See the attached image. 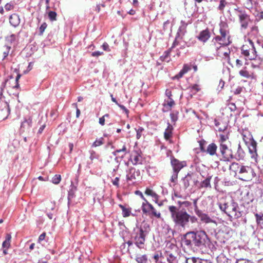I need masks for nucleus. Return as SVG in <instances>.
<instances>
[{"mask_svg": "<svg viewBox=\"0 0 263 263\" xmlns=\"http://www.w3.org/2000/svg\"><path fill=\"white\" fill-rule=\"evenodd\" d=\"M209 239L205 231H190L182 238V243L189 248L197 247L200 249L205 247L209 242Z\"/></svg>", "mask_w": 263, "mask_h": 263, "instance_id": "nucleus-1", "label": "nucleus"}, {"mask_svg": "<svg viewBox=\"0 0 263 263\" xmlns=\"http://www.w3.org/2000/svg\"><path fill=\"white\" fill-rule=\"evenodd\" d=\"M168 209L171 214V219L176 227L185 228L189 224L190 220L195 218V217L191 216L188 214L185 209L170 205Z\"/></svg>", "mask_w": 263, "mask_h": 263, "instance_id": "nucleus-2", "label": "nucleus"}, {"mask_svg": "<svg viewBox=\"0 0 263 263\" xmlns=\"http://www.w3.org/2000/svg\"><path fill=\"white\" fill-rule=\"evenodd\" d=\"M151 231L149 224L143 221L140 226H137L134 229L132 235V239L135 245L139 249H144L145 238Z\"/></svg>", "mask_w": 263, "mask_h": 263, "instance_id": "nucleus-3", "label": "nucleus"}, {"mask_svg": "<svg viewBox=\"0 0 263 263\" xmlns=\"http://www.w3.org/2000/svg\"><path fill=\"white\" fill-rule=\"evenodd\" d=\"M220 210L224 212L230 218L237 219L242 215L237 203L232 198L221 200L217 203Z\"/></svg>", "mask_w": 263, "mask_h": 263, "instance_id": "nucleus-4", "label": "nucleus"}, {"mask_svg": "<svg viewBox=\"0 0 263 263\" xmlns=\"http://www.w3.org/2000/svg\"><path fill=\"white\" fill-rule=\"evenodd\" d=\"M219 32L220 36L217 35L213 39L214 48L216 50L222 47L230 45L231 41L230 40V35L229 28L228 23L224 21H221L219 24Z\"/></svg>", "mask_w": 263, "mask_h": 263, "instance_id": "nucleus-5", "label": "nucleus"}, {"mask_svg": "<svg viewBox=\"0 0 263 263\" xmlns=\"http://www.w3.org/2000/svg\"><path fill=\"white\" fill-rule=\"evenodd\" d=\"M171 164L173 170L171 181L172 182L176 183L177 181L178 174L180 171L186 166V162L185 161H180L174 157H172Z\"/></svg>", "mask_w": 263, "mask_h": 263, "instance_id": "nucleus-6", "label": "nucleus"}, {"mask_svg": "<svg viewBox=\"0 0 263 263\" xmlns=\"http://www.w3.org/2000/svg\"><path fill=\"white\" fill-rule=\"evenodd\" d=\"M233 13L234 15L238 17L239 22L240 24L241 29H246L250 21L249 15L244 10L240 8L234 9Z\"/></svg>", "mask_w": 263, "mask_h": 263, "instance_id": "nucleus-7", "label": "nucleus"}, {"mask_svg": "<svg viewBox=\"0 0 263 263\" xmlns=\"http://www.w3.org/2000/svg\"><path fill=\"white\" fill-rule=\"evenodd\" d=\"M228 143H220L219 145V157H221L220 160L230 161L234 158L232 151L228 146Z\"/></svg>", "mask_w": 263, "mask_h": 263, "instance_id": "nucleus-8", "label": "nucleus"}, {"mask_svg": "<svg viewBox=\"0 0 263 263\" xmlns=\"http://www.w3.org/2000/svg\"><path fill=\"white\" fill-rule=\"evenodd\" d=\"M257 53L253 42L249 40L246 44L241 47V53L248 59L250 58L252 54Z\"/></svg>", "mask_w": 263, "mask_h": 263, "instance_id": "nucleus-9", "label": "nucleus"}, {"mask_svg": "<svg viewBox=\"0 0 263 263\" xmlns=\"http://www.w3.org/2000/svg\"><path fill=\"white\" fill-rule=\"evenodd\" d=\"M253 170L250 166L241 165L238 174V178L244 181L248 180L253 176Z\"/></svg>", "mask_w": 263, "mask_h": 263, "instance_id": "nucleus-10", "label": "nucleus"}, {"mask_svg": "<svg viewBox=\"0 0 263 263\" xmlns=\"http://www.w3.org/2000/svg\"><path fill=\"white\" fill-rule=\"evenodd\" d=\"M245 142L248 145L249 151L250 154H251V157L252 159H254L255 162H257V143L252 138H250L249 141L243 139Z\"/></svg>", "mask_w": 263, "mask_h": 263, "instance_id": "nucleus-11", "label": "nucleus"}, {"mask_svg": "<svg viewBox=\"0 0 263 263\" xmlns=\"http://www.w3.org/2000/svg\"><path fill=\"white\" fill-rule=\"evenodd\" d=\"M191 181H192L194 185H196L198 182L196 178V174L193 173H188L182 179V182L185 188L186 189L189 186Z\"/></svg>", "mask_w": 263, "mask_h": 263, "instance_id": "nucleus-12", "label": "nucleus"}, {"mask_svg": "<svg viewBox=\"0 0 263 263\" xmlns=\"http://www.w3.org/2000/svg\"><path fill=\"white\" fill-rule=\"evenodd\" d=\"M140 175V171L134 167H130L126 171V180L127 181H134L136 179V176Z\"/></svg>", "mask_w": 263, "mask_h": 263, "instance_id": "nucleus-13", "label": "nucleus"}, {"mask_svg": "<svg viewBox=\"0 0 263 263\" xmlns=\"http://www.w3.org/2000/svg\"><path fill=\"white\" fill-rule=\"evenodd\" d=\"M130 160L134 165L142 163V157L138 151H134L131 155Z\"/></svg>", "mask_w": 263, "mask_h": 263, "instance_id": "nucleus-14", "label": "nucleus"}, {"mask_svg": "<svg viewBox=\"0 0 263 263\" xmlns=\"http://www.w3.org/2000/svg\"><path fill=\"white\" fill-rule=\"evenodd\" d=\"M256 53L252 54L250 58L249 59L253 61L251 63V67L253 68H259L263 61L262 59L258 57Z\"/></svg>", "mask_w": 263, "mask_h": 263, "instance_id": "nucleus-15", "label": "nucleus"}, {"mask_svg": "<svg viewBox=\"0 0 263 263\" xmlns=\"http://www.w3.org/2000/svg\"><path fill=\"white\" fill-rule=\"evenodd\" d=\"M217 146L214 143H212L207 146L206 152L211 156L216 155L217 157L220 156L218 153H217Z\"/></svg>", "mask_w": 263, "mask_h": 263, "instance_id": "nucleus-16", "label": "nucleus"}, {"mask_svg": "<svg viewBox=\"0 0 263 263\" xmlns=\"http://www.w3.org/2000/svg\"><path fill=\"white\" fill-rule=\"evenodd\" d=\"M210 37V33L208 29L201 31L197 36L198 39L203 43L206 42Z\"/></svg>", "mask_w": 263, "mask_h": 263, "instance_id": "nucleus-17", "label": "nucleus"}, {"mask_svg": "<svg viewBox=\"0 0 263 263\" xmlns=\"http://www.w3.org/2000/svg\"><path fill=\"white\" fill-rule=\"evenodd\" d=\"M196 213L202 222L205 223H210L213 222V220L207 214L203 213L199 211H197Z\"/></svg>", "mask_w": 263, "mask_h": 263, "instance_id": "nucleus-18", "label": "nucleus"}, {"mask_svg": "<svg viewBox=\"0 0 263 263\" xmlns=\"http://www.w3.org/2000/svg\"><path fill=\"white\" fill-rule=\"evenodd\" d=\"M9 22L10 24L14 27L17 26L20 23V20L18 15L16 14H13L9 17Z\"/></svg>", "mask_w": 263, "mask_h": 263, "instance_id": "nucleus-19", "label": "nucleus"}, {"mask_svg": "<svg viewBox=\"0 0 263 263\" xmlns=\"http://www.w3.org/2000/svg\"><path fill=\"white\" fill-rule=\"evenodd\" d=\"M153 205L147 200L144 201L142 205V210L144 214L148 215Z\"/></svg>", "mask_w": 263, "mask_h": 263, "instance_id": "nucleus-20", "label": "nucleus"}, {"mask_svg": "<svg viewBox=\"0 0 263 263\" xmlns=\"http://www.w3.org/2000/svg\"><path fill=\"white\" fill-rule=\"evenodd\" d=\"M245 157V153L241 148L240 144H238L237 152L235 155V158L237 160H243Z\"/></svg>", "mask_w": 263, "mask_h": 263, "instance_id": "nucleus-21", "label": "nucleus"}, {"mask_svg": "<svg viewBox=\"0 0 263 263\" xmlns=\"http://www.w3.org/2000/svg\"><path fill=\"white\" fill-rule=\"evenodd\" d=\"M11 70L13 73H15L16 74V76L15 79V85L12 86L13 88H17L19 87V84L18 83V80L20 79L21 77V74L19 73V68L11 67Z\"/></svg>", "mask_w": 263, "mask_h": 263, "instance_id": "nucleus-22", "label": "nucleus"}, {"mask_svg": "<svg viewBox=\"0 0 263 263\" xmlns=\"http://www.w3.org/2000/svg\"><path fill=\"white\" fill-rule=\"evenodd\" d=\"M191 22H185L182 20L180 22V26L179 28L178 33H180L181 35H184L186 32L187 26Z\"/></svg>", "mask_w": 263, "mask_h": 263, "instance_id": "nucleus-23", "label": "nucleus"}, {"mask_svg": "<svg viewBox=\"0 0 263 263\" xmlns=\"http://www.w3.org/2000/svg\"><path fill=\"white\" fill-rule=\"evenodd\" d=\"M175 105V102L174 100L169 98L167 101H165V103L164 104V108L163 109L164 111H167L171 110L172 107Z\"/></svg>", "mask_w": 263, "mask_h": 263, "instance_id": "nucleus-24", "label": "nucleus"}, {"mask_svg": "<svg viewBox=\"0 0 263 263\" xmlns=\"http://www.w3.org/2000/svg\"><path fill=\"white\" fill-rule=\"evenodd\" d=\"M166 254L167 260L169 263H178L177 257L174 254L166 251Z\"/></svg>", "mask_w": 263, "mask_h": 263, "instance_id": "nucleus-25", "label": "nucleus"}, {"mask_svg": "<svg viewBox=\"0 0 263 263\" xmlns=\"http://www.w3.org/2000/svg\"><path fill=\"white\" fill-rule=\"evenodd\" d=\"M32 118L29 117L28 118H25L24 121L22 123L21 128H30L32 126Z\"/></svg>", "mask_w": 263, "mask_h": 263, "instance_id": "nucleus-26", "label": "nucleus"}, {"mask_svg": "<svg viewBox=\"0 0 263 263\" xmlns=\"http://www.w3.org/2000/svg\"><path fill=\"white\" fill-rule=\"evenodd\" d=\"M241 167V165H239L238 163L236 162H233L229 167L230 171L233 172L236 175L238 174L240 170V168Z\"/></svg>", "mask_w": 263, "mask_h": 263, "instance_id": "nucleus-27", "label": "nucleus"}, {"mask_svg": "<svg viewBox=\"0 0 263 263\" xmlns=\"http://www.w3.org/2000/svg\"><path fill=\"white\" fill-rule=\"evenodd\" d=\"M212 178V176H208L205 180L201 181L200 184V187L207 188L211 187L210 181Z\"/></svg>", "mask_w": 263, "mask_h": 263, "instance_id": "nucleus-28", "label": "nucleus"}, {"mask_svg": "<svg viewBox=\"0 0 263 263\" xmlns=\"http://www.w3.org/2000/svg\"><path fill=\"white\" fill-rule=\"evenodd\" d=\"M11 239V235L10 234H7L6 236V239L3 242L2 246L3 248L8 249L10 245V241Z\"/></svg>", "mask_w": 263, "mask_h": 263, "instance_id": "nucleus-29", "label": "nucleus"}, {"mask_svg": "<svg viewBox=\"0 0 263 263\" xmlns=\"http://www.w3.org/2000/svg\"><path fill=\"white\" fill-rule=\"evenodd\" d=\"M239 74L246 78H250L251 77V74L247 70V67H245L242 69L240 70L239 72Z\"/></svg>", "mask_w": 263, "mask_h": 263, "instance_id": "nucleus-30", "label": "nucleus"}, {"mask_svg": "<svg viewBox=\"0 0 263 263\" xmlns=\"http://www.w3.org/2000/svg\"><path fill=\"white\" fill-rule=\"evenodd\" d=\"M17 36L15 34H12L6 37V41L10 44L15 45L17 40Z\"/></svg>", "mask_w": 263, "mask_h": 263, "instance_id": "nucleus-31", "label": "nucleus"}, {"mask_svg": "<svg viewBox=\"0 0 263 263\" xmlns=\"http://www.w3.org/2000/svg\"><path fill=\"white\" fill-rule=\"evenodd\" d=\"M148 216L151 217H155L157 218H160L161 215V213L157 211L153 206Z\"/></svg>", "mask_w": 263, "mask_h": 263, "instance_id": "nucleus-32", "label": "nucleus"}, {"mask_svg": "<svg viewBox=\"0 0 263 263\" xmlns=\"http://www.w3.org/2000/svg\"><path fill=\"white\" fill-rule=\"evenodd\" d=\"M255 217L257 224L260 226H263V214L261 213H256L255 214Z\"/></svg>", "mask_w": 263, "mask_h": 263, "instance_id": "nucleus-33", "label": "nucleus"}, {"mask_svg": "<svg viewBox=\"0 0 263 263\" xmlns=\"http://www.w3.org/2000/svg\"><path fill=\"white\" fill-rule=\"evenodd\" d=\"M170 50L165 51L163 54L160 57V60L162 61L169 62L170 60Z\"/></svg>", "mask_w": 263, "mask_h": 263, "instance_id": "nucleus-34", "label": "nucleus"}, {"mask_svg": "<svg viewBox=\"0 0 263 263\" xmlns=\"http://www.w3.org/2000/svg\"><path fill=\"white\" fill-rule=\"evenodd\" d=\"M136 260L138 263H146L147 257L146 255H138L136 256Z\"/></svg>", "mask_w": 263, "mask_h": 263, "instance_id": "nucleus-35", "label": "nucleus"}, {"mask_svg": "<svg viewBox=\"0 0 263 263\" xmlns=\"http://www.w3.org/2000/svg\"><path fill=\"white\" fill-rule=\"evenodd\" d=\"M76 191V187L72 186L71 188L69 190L68 194V199L69 200H71L75 196V192Z\"/></svg>", "mask_w": 263, "mask_h": 263, "instance_id": "nucleus-36", "label": "nucleus"}, {"mask_svg": "<svg viewBox=\"0 0 263 263\" xmlns=\"http://www.w3.org/2000/svg\"><path fill=\"white\" fill-rule=\"evenodd\" d=\"M228 3L226 0H220L218 9L222 13L223 12L224 7L228 5Z\"/></svg>", "mask_w": 263, "mask_h": 263, "instance_id": "nucleus-37", "label": "nucleus"}, {"mask_svg": "<svg viewBox=\"0 0 263 263\" xmlns=\"http://www.w3.org/2000/svg\"><path fill=\"white\" fill-rule=\"evenodd\" d=\"M120 207L121 208L122 210V215L124 217H128L130 214V211L125 208L123 205L120 204Z\"/></svg>", "mask_w": 263, "mask_h": 263, "instance_id": "nucleus-38", "label": "nucleus"}, {"mask_svg": "<svg viewBox=\"0 0 263 263\" xmlns=\"http://www.w3.org/2000/svg\"><path fill=\"white\" fill-rule=\"evenodd\" d=\"M229 139L228 135L220 134V139L219 140V143H228L229 142L227 141Z\"/></svg>", "mask_w": 263, "mask_h": 263, "instance_id": "nucleus-39", "label": "nucleus"}, {"mask_svg": "<svg viewBox=\"0 0 263 263\" xmlns=\"http://www.w3.org/2000/svg\"><path fill=\"white\" fill-rule=\"evenodd\" d=\"M145 194L148 196H151L152 197L157 199L158 198V195L157 194L154 192L153 190L147 188L145 191Z\"/></svg>", "mask_w": 263, "mask_h": 263, "instance_id": "nucleus-40", "label": "nucleus"}, {"mask_svg": "<svg viewBox=\"0 0 263 263\" xmlns=\"http://www.w3.org/2000/svg\"><path fill=\"white\" fill-rule=\"evenodd\" d=\"M5 50L3 52V60H5V59L7 57L9 54L10 49H11V46L9 45H5L4 46Z\"/></svg>", "mask_w": 263, "mask_h": 263, "instance_id": "nucleus-41", "label": "nucleus"}, {"mask_svg": "<svg viewBox=\"0 0 263 263\" xmlns=\"http://www.w3.org/2000/svg\"><path fill=\"white\" fill-rule=\"evenodd\" d=\"M61 180V177L60 175H55L52 179V182L55 184H59Z\"/></svg>", "mask_w": 263, "mask_h": 263, "instance_id": "nucleus-42", "label": "nucleus"}, {"mask_svg": "<svg viewBox=\"0 0 263 263\" xmlns=\"http://www.w3.org/2000/svg\"><path fill=\"white\" fill-rule=\"evenodd\" d=\"M48 17L51 21L57 20V13L54 11H49L48 12Z\"/></svg>", "mask_w": 263, "mask_h": 263, "instance_id": "nucleus-43", "label": "nucleus"}, {"mask_svg": "<svg viewBox=\"0 0 263 263\" xmlns=\"http://www.w3.org/2000/svg\"><path fill=\"white\" fill-rule=\"evenodd\" d=\"M103 144V138H100L97 139L92 144V147H97L100 146Z\"/></svg>", "mask_w": 263, "mask_h": 263, "instance_id": "nucleus-44", "label": "nucleus"}, {"mask_svg": "<svg viewBox=\"0 0 263 263\" xmlns=\"http://www.w3.org/2000/svg\"><path fill=\"white\" fill-rule=\"evenodd\" d=\"M190 89H191L192 92L194 93H196L200 89V86L197 84H194L191 86V87H190Z\"/></svg>", "mask_w": 263, "mask_h": 263, "instance_id": "nucleus-45", "label": "nucleus"}, {"mask_svg": "<svg viewBox=\"0 0 263 263\" xmlns=\"http://www.w3.org/2000/svg\"><path fill=\"white\" fill-rule=\"evenodd\" d=\"M136 138L137 139H139L142 136V133L144 131V128L142 127H139L138 128L136 129Z\"/></svg>", "mask_w": 263, "mask_h": 263, "instance_id": "nucleus-46", "label": "nucleus"}, {"mask_svg": "<svg viewBox=\"0 0 263 263\" xmlns=\"http://www.w3.org/2000/svg\"><path fill=\"white\" fill-rule=\"evenodd\" d=\"M192 63H191L190 64H185L183 65L182 70L185 72V73H187L191 69Z\"/></svg>", "mask_w": 263, "mask_h": 263, "instance_id": "nucleus-47", "label": "nucleus"}, {"mask_svg": "<svg viewBox=\"0 0 263 263\" xmlns=\"http://www.w3.org/2000/svg\"><path fill=\"white\" fill-rule=\"evenodd\" d=\"M198 258L195 257L187 258L185 260V263H197Z\"/></svg>", "mask_w": 263, "mask_h": 263, "instance_id": "nucleus-48", "label": "nucleus"}, {"mask_svg": "<svg viewBox=\"0 0 263 263\" xmlns=\"http://www.w3.org/2000/svg\"><path fill=\"white\" fill-rule=\"evenodd\" d=\"M47 25L46 23H43L40 27L39 28V31H40V35L43 34V32H44L45 29L47 28Z\"/></svg>", "mask_w": 263, "mask_h": 263, "instance_id": "nucleus-49", "label": "nucleus"}, {"mask_svg": "<svg viewBox=\"0 0 263 263\" xmlns=\"http://www.w3.org/2000/svg\"><path fill=\"white\" fill-rule=\"evenodd\" d=\"M89 153H90L89 158L91 161L93 160L94 159L98 158V156L94 151H93V150L89 151Z\"/></svg>", "mask_w": 263, "mask_h": 263, "instance_id": "nucleus-50", "label": "nucleus"}, {"mask_svg": "<svg viewBox=\"0 0 263 263\" xmlns=\"http://www.w3.org/2000/svg\"><path fill=\"white\" fill-rule=\"evenodd\" d=\"M185 74V72H184L182 69L180 71V72L176 75H175L173 78V79L175 80V79H180L181 78H182L183 75Z\"/></svg>", "mask_w": 263, "mask_h": 263, "instance_id": "nucleus-51", "label": "nucleus"}, {"mask_svg": "<svg viewBox=\"0 0 263 263\" xmlns=\"http://www.w3.org/2000/svg\"><path fill=\"white\" fill-rule=\"evenodd\" d=\"M109 115L106 114L102 117L100 118L99 119V123L101 125H104L105 124V117H108Z\"/></svg>", "mask_w": 263, "mask_h": 263, "instance_id": "nucleus-52", "label": "nucleus"}, {"mask_svg": "<svg viewBox=\"0 0 263 263\" xmlns=\"http://www.w3.org/2000/svg\"><path fill=\"white\" fill-rule=\"evenodd\" d=\"M245 5L246 8L248 9H252L251 0H247Z\"/></svg>", "mask_w": 263, "mask_h": 263, "instance_id": "nucleus-53", "label": "nucleus"}, {"mask_svg": "<svg viewBox=\"0 0 263 263\" xmlns=\"http://www.w3.org/2000/svg\"><path fill=\"white\" fill-rule=\"evenodd\" d=\"M119 180H120L119 177H116L113 180H112V184L117 187H119Z\"/></svg>", "mask_w": 263, "mask_h": 263, "instance_id": "nucleus-54", "label": "nucleus"}, {"mask_svg": "<svg viewBox=\"0 0 263 263\" xmlns=\"http://www.w3.org/2000/svg\"><path fill=\"white\" fill-rule=\"evenodd\" d=\"M102 47L103 49L105 51H110L108 44L106 42H105L103 44V45H102Z\"/></svg>", "mask_w": 263, "mask_h": 263, "instance_id": "nucleus-55", "label": "nucleus"}, {"mask_svg": "<svg viewBox=\"0 0 263 263\" xmlns=\"http://www.w3.org/2000/svg\"><path fill=\"white\" fill-rule=\"evenodd\" d=\"M43 108V103H41V104L39 103V104H36V107L35 108H34V110L37 109L39 112H42Z\"/></svg>", "mask_w": 263, "mask_h": 263, "instance_id": "nucleus-56", "label": "nucleus"}, {"mask_svg": "<svg viewBox=\"0 0 263 263\" xmlns=\"http://www.w3.org/2000/svg\"><path fill=\"white\" fill-rule=\"evenodd\" d=\"M254 14L256 16V20H260L263 18V12H257L256 14L254 13Z\"/></svg>", "mask_w": 263, "mask_h": 263, "instance_id": "nucleus-57", "label": "nucleus"}, {"mask_svg": "<svg viewBox=\"0 0 263 263\" xmlns=\"http://www.w3.org/2000/svg\"><path fill=\"white\" fill-rule=\"evenodd\" d=\"M198 261L197 263H212V262L209 259H203L200 258H198Z\"/></svg>", "mask_w": 263, "mask_h": 263, "instance_id": "nucleus-58", "label": "nucleus"}, {"mask_svg": "<svg viewBox=\"0 0 263 263\" xmlns=\"http://www.w3.org/2000/svg\"><path fill=\"white\" fill-rule=\"evenodd\" d=\"M103 54V52H101V51H95V52H92L91 55L92 57H98L99 56Z\"/></svg>", "mask_w": 263, "mask_h": 263, "instance_id": "nucleus-59", "label": "nucleus"}, {"mask_svg": "<svg viewBox=\"0 0 263 263\" xmlns=\"http://www.w3.org/2000/svg\"><path fill=\"white\" fill-rule=\"evenodd\" d=\"M242 90V87L239 86L234 90V93L235 95H239L241 92Z\"/></svg>", "mask_w": 263, "mask_h": 263, "instance_id": "nucleus-60", "label": "nucleus"}, {"mask_svg": "<svg viewBox=\"0 0 263 263\" xmlns=\"http://www.w3.org/2000/svg\"><path fill=\"white\" fill-rule=\"evenodd\" d=\"M237 263H253L250 260L240 259L237 260Z\"/></svg>", "mask_w": 263, "mask_h": 263, "instance_id": "nucleus-61", "label": "nucleus"}, {"mask_svg": "<svg viewBox=\"0 0 263 263\" xmlns=\"http://www.w3.org/2000/svg\"><path fill=\"white\" fill-rule=\"evenodd\" d=\"M46 236V233L45 232L41 234L38 239L39 242H41L42 241L45 239Z\"/></svg>", "mask_w": 263, "mask_h": 263, "instance_id": "nucleus-62", "label": "nucleus"}, {"mask_svg": "<svg viewBox=\"0 0 263 263\" xmlns=\"http://www.w3.org/2000/svg\"><path fill=\"white\" fill-rule=\"evenodd\" d=\"M170 117L171 118V120L173 122H175L177 120V116L176 114L174 113H171L170 114Z\"/></svg>", "mask_w": 263, "mask_h": 263, "instance_id": "nucleus-63", "label": "nucleus"}, {"mask_svg": "<svg viewBox=\"0 0 263 263\" xmlns=\"http://www.w3.org/2000/svg\"><path fill=\"white\" fill-rule=\"evenodd\" d=\"M243 62L241 60L239 59H237L236 61V66L237 68H240L242 66Z\"/></svg>", "mask_w": 263, "mask_h": 263, "instance_id": "nucleus-64", "label": "nucleus"}]
</instances>
